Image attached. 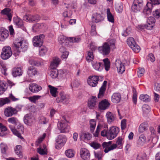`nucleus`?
<instances>
[{
  "instance_id": "1",
  "label": "nucleus",
  "mask_w": 160,
  "mask_h": 160,
  "mask_svg": "<svg viewBox=\"0 0 160 160\" xmlns=\"http://www.w3.org/2000/svg\"><path fill=\"white\" fill-rule=\"evenodd\" d=\"M14 54L15 55H18L21 52L26 51L27 48L28 43L25 41L16 39L14 43Z\"/></svg>"
},
{
  "instance_id": "2",
  "label": "nucleus",
  "mask_w": 160,
  "mask_h": 160,
  "mask_svg": "<svg viewBox=\"0 0 160 160\" xmlns=\"http://www.w3.org/2000/svg\"><path fill=\"white\" fill-rule=\"evenodd\" d=\"M58 126L61 133L68 132L69 129V126L68 122L65 120H61L58 122Z\"/></svg>"
},
{
  "instance_id": "3",
  "label": "nucleus",
  "mask_w": 160,
  "mask_h": 160,
  "mask_svg": "<svg viewBox=\"0 0 160 160\" xmlns=\"http://www.w3.org/2000/svg\"><path fill=\"white\" fill-rule=\"evenodd\" d=\"M103 78L101 76H93L89 77L88 79V83L90 86L92 87H96L98 84L99 80L102 81Z\"/></svg>"
},
{
  "instance_id": "4",
  "label": "nucleus",
  "mask_w": 160,
  "mask_h": 160,
  "mask_svg": "<svg viewBox=\"0 0 160 160\" xmlns=\"http://www.w3.org/2000/svg\"><path fill=\"white\" fill-rule=\"evenodd\" d=\"M119 129L117 127L112 126L111 127L108 133L107 138L109 140H112L115 138L119 132Z\"/></svg>"
},
{
  "instance_id": "5",
  "label": "nucleus",
  "mask_w": 160,
  "mask_h": 160,
  "mask_svg": "<svg viewBox=\"0 0 160 160\" xmlns=\"http://www.w3.org/2000/svg\"><path fill=\"white\" fill-rule=\"evenodd\" d=\"M98 50L99 53L102 55L108 56L110 52V47L108 43L105 42L101 46L98 47Z\"/></svg>"
},
{
  "instance_id": "6",
  "label": "nucleus",
  "mask_w": 160,
  "mask_h": 160,
  "mask_svg": "<svg viewBox=\"0 0 160 160\" xmlns=\"http://www.w3.org/2000/svg\"><path fill=\"white\" fill-rule=\"evenodd\" d=\"M45 38L44 35L42 34L34 37L32 40L33 44L34 47L41 46L43 43V39Z\"/></svg>"
},
{
  "instance_id": "7",
  "label": "nucleus",
  "mask_w": 160,
  "mask_h": 160,
  "mask_svg": "<svg viewBox=\"0 0 160 160\" xmlns=\"http://www.w3.org/2000/svg\"><path fill=\"white\" fill-rule=\"evenodd\" d=\"M12 55V52L10 47L6 46L2 48L1 54V57L2 59H7L9 58Z\"/></svg>"
},
{
  "instance_id": "8",
  "label": "nucleus",
  "mask_w": 160,
  "mask_h": 160,
  "mask_svg": "<svg viewBox=\"0 0 160 160\" xmlns=\"http://www.w3.org/2000/svg\"><path fill=\"white\" fill-rule=\"evenodd\" d=\"M57 144L55 148L59 149L64 145L66 141V139L64 136L61 135H59L56 140Z\"/></svg>"
},
{
  "instance_id": "9",
  "label": "nucleus",
  "mask_w": 160,
  "mask_h": 160,
  "mask_svg": "<svg viewBox=\"0 0 160 160\" xmlns=\"http://www.w3.org/2000/svg\"><path fill=\"white\" fill-rule=\"evenodd\" d=\"M60 96L56 99V102L58 103L62 102L64 104H68L70 101L69 96L66 95L63 92H61L59 94Z\"/></svg>"
},
{
  "instance_id": "10",
  "label": "nucleus",
  "mask_w": 160,
  "mask_h": 160,
  "mask_svg": "<svg viewBox=\"0 0 160 160\" xmlns=\"http://www.w3.org/2000/svg\"><path fill=\"white\" fill-rule=\"evenodd\" d=\"M141 0H134L131 7L132 11L134 12L140 11L143 6Z\"/></svg>"
},
{
  "instance_id": "11",
  "label": "nucleus",
  "mask_w": 160,
  "mask_h": 160,
  "mask_svg": "<svg viewBox=\"0 0 160 160\" xmlns=\"http://www.w3.org/2000/svg\"><path fill=\"white\" fill-rule=\"evenodd\" d=\"M17 112L18 111L15 108L10 107L6 108L5 109L4 113L6 117H9L17 114Z\"/></svg>"
},
{
  "instance_id": "12",
  "label": "nucleus",
  "mask_w": 160,
  "mask_h": 160,
  "mask_svg": "<svg viewBox=\"0 0 160 160\" xmlns=\"http://www.w3.org/2000/svg\"><path fill=\"white\" fill-rule=\"evenodd\" d=\"M147 24L145 26L146 28L148 30H151L154 26L155 22V19L152 17H149L147 20Z\"/></svg>"
},
{
  "instance_id": "13",
  "label": "nucleus",
  "mask_w": 160,
  "mask_h": 160,
  "mask_svg": "<svg viewBox=\"0 0 160 160\" xmlns=\"http://www.w3.org/2000/svg\"><path fill=\"white\" fill-rule=\"evenodd\" d=\"M29 88L32 92H38L42 89L41 87L35 83L30 84L29 85Z\"/></svg>"
},
{
  "instance_id": "14",
  "label": "nucleus",
  "mask_w": 160,
  "mask_h": 160,
  "mask_svg": "<svg viewBox=\"0 0 160 160\" xmlns=\"http://www.w3.org/2000/svg\"><path fill=\"white\" fill-rule=\"evenodd\" d=\"M80 154L81 158L84 160L88 159L89 158V151L86 148H83L81 149Z\"/></svg>"
},
{
  "instance_id": "15",
  "label": "nucleus",
  "mask_w": 160,
  "mask_h": 160,
  "mask_svg": "<svg viewBox=\"0 0 160 160\" xmlns=\"http://www.w3.org/2000/svg\"><path fill=\"white\" fill-rule=\"evenodd\" d=\"M106 117L107 119V122L109 124H111L115 120V116L112 112H108L106 113Z\"/></svg>"
},
{
  "instance_id": "16",
  "label": "nucleus",
  "mask_w": 160,
  "mask_h": 160,
  "mask_svg": "<svg viewBox=\"0 0 160 160\" xmlns=\"http://www.w3.org/2000/svg\"><path fill=\"white\" fill-rule=\"evenodd\" d=\"M115 65L117 68L118 73L122 74L125 71V66L121 62H116Z\"/></svg>"
},
{
  "instance_id": "17",
  "label": "nucleus",
  "mask_w": 160,
  "mask_h": 160,
  "mask_svg": "<svg viewBox=\"0 0 160 160\" xmlns=\"http://www.w3.org/2000/svg\"><path fill=\"white\" fill-rule=\"evenodd\" d=\"M104 19V17L100 14L96 13L94 14L92 17V21L94 22L98 23Z\"/></svg>"
},
{
  "instance_id": "18",
  "label": "nucleus",
  "mask_w": 160,
  "mask_h": 160,
  "mask_svg": "<svg viewBox=\"0 0 160 160\" xmlns=\"http://www.w3.org/2000/svg\"><path fill=\"white\" fill-rule=\"evenodd\" d=\"M107 84V82L106 81H104L102 85L100 88L99 93L98 95V98H101L104 95L106 89Z\"/></svg>"
},
{
  "instance_id": "19",
  "label": "nucleus",
  "mask_w": 160,
  "mask_h": 160,
  "mask_svg": "<svg viewBox=\"0 0 160 160\" xmlns=\"http://www.w3.org/2000/svg\"><path fill=\"white\" fill-rule=\"evenodd\" d=\"M1 13L2 15H6L8 17V19L11 21L12 18V14H11V10L9 8H5L2 10Z\"/></svg>"
},
{
  "instance_id": "20",
  "label": "nucleus",
  "mask_w": 160,
  "mask_h": 160,
  "mask_svg": "<svg viewBox=\"0 0 160 160\" xmlns=\"http://www.w3.org/2000/svg\"><path fill=\"white\" fill-rule=\"evenodd\" d=\"M152 5L150 2H148L146 5V6L145 7L143 10V13L146 16H147L151 13V9L152 8Z\"/></svg>"
},
{
  "instance_id": "21",
  "label": "nucleus",
  "mask_w": 160,
  "mask_h": 160,
  "mask_svg": "<svg viewBox=\"0 0 160 160\" xmlns=\"http://www.w3.org/2000/svg\"><path fill=\"white\" fill-rule=\"evenodd\" d=\"M121 99V96L119 93H114L111 97L112 101L115 103H118L119 102Z\"/></svg>"
},
{
  "instance_id": "22",
  "label": "nucleus",
  "mask_w": 160,
  "mask_h": 160,
  "mask_svg": "<svg viewBox=\"0 0 160 160\" xmlns=\"http://www.w3.org/2000/svg\"><path fill=\"white\" fill-rule=\"evenodd\" d=\"M97 99L96 97L92 96L91 100L88 101V105L90 109H93L95 108L96 104Z\"/></svg>"
},
{
  "instance_id": "23",
  "label": "nucleus",
  "mask_w": 160,
  "mask_h": 160,
  "mask_svg": "<svg viewBox=\"0 0 160 160\" xmlns=\"http://www.w3.org/2000/svg\"><path fill=\"white\" fill-rule=\"evenodd\" d=\"M23 120L24 123L30 126L32 124V118L30 115L27 114L25 115Z\"/></svg>"
},
{
  "instance_id": "24",
  "label": "nucleus",
  "mask_w": 160,
  "mask_h": 160,
  "mask_svg": "<svg viewBox=\"0 0 160 160\" xmlns=\"http://www.w3.org/2000/svg\"><path fill=\"white\" fill-rule=\"evenodd\" d=\"M60 61V59L59 58L57 57L54 58L51 63L50 68L51 69H56V68L59 64Z\"/></svg>"
},
{
  "instance_id": "25",
  "label": "nucleus",
  "mask_w": 160,
  "mask_h": 160,
  "mask_svg": "<svg viewBox=\"0 0 160 160\" xmlns=\"http://www.w3.org/2000/svg\"><path fill=\"white\" fill-rule=\"evenodd\" d=\"M38 71L33 66L29 67L28 68L27 73L29 77H32L38 74Z\"/></svg>"
},
{
  "instance_id": "26",
  "label": "nucleus",
  "mask_w": 160,
  "mask_h": 160,
  "mask_svg": "<svg viewBox=\"0 0 160 160\" xmlns=\"http://www.w3.org/2000/svg\"><path fill=\"white\" fill-rule=\"evenodd\" d=\"M109 105V103L106 100H102L99 104V108L102 110H105L108 108Z\"/></svg>"
},
{
  "instance_id": "27",
  "label": "nucleus",
  "mask_w": 160,
  "mask_h": 160,
  "mask_svg": "<svg viewBox=\"0 0 160 160\" xmlns=\"http://www.w3.org/2000/svg\"><path fill=\"white\" fill-rule=\"evenodd\" d=\"M8 36V31L4 28L3 29V31H2L0 34V41H3L5 39L7 38Z\"/></svg>"
},
{
  "instance_id": "28",
  "label": "nucleus",
  "mask_w": 160,
  "mask_h": 160,
  "mask_svg": "<svg viewBox=\"0 0 160 160\" xmlns=\"http://www.w3.org/2000/svg\"><path fill=\"white\" fill-rule=\"evenodd\" d=\"M9 127L14 134L21 139H23L20 133L18 132V131H17L14 127L12 125H9Z\"/></svg>"
},
{
  "instance_id": "29",
  "label": "nucleus",
  "mask_w": 160,
  "mask_h": 160,
  "mask_svg": "<svg viewBox=\"0 0 160 160\" xmlns=\"http://www.w3.org/2000/svg\"><path fill=\"white\" fill-rule=\"evenodd\" d=\"M7 130L6 127L0 123V136L3 137L7 134Z\"/></svg>"
},
{
  "instance_id": "30",
  "label": "nucleus",
  "mask_w": 160,
  "mask_h": 160,
  "mask_svg": "<svg viewBox=\"0 0 160 160\" xmlns=\"http://www.w3.org/2000/svg\"><path fill=\"white\" fill-rule=\"evenodd\" d=\"M48 87L50 89V92L52 95L53 97H56L58 93L57 88L52 86L51 85H49Z\"/></svg>"
},
{
  "instance_id": "31",
  "label": "nucleus",
  "mask_w": 160,
  "mask_h": 160,
  "mask_svg": "<svg viewBox=\"0 0 160 160\" xmlns=\"http://www.w3.org/2000/svg\"><path fill=\"white\" fill-rule=\"evenodd\" d=\"M22 72L21 68H14L12 71V74L14 77L20 76L22 75Z\"/></svg>"
},
{
  "instance_id": "32",
  "label": "nucleus",
  "mask_w": 160,
  "mask_h": 160,
  "mask_svg": "<svg viewBox=\"0 0 160 160\" xmlns=\"http://www.w3.org/2000/svg\"><path fill=\"white\" fill-rule=\"evenodd\" d=\"M14 22L15 24L19 27H21L23 26L22 20L18 17L14 18Z\"/></svg>"
},
{
  "instance_id": "33",
  "label": "nucleus",
  "mask_w": 160,
  "mask_h": 160,
  "mask_svg": "<svg viewBox=\"0 0 160 160\" xmlns=\"http://www.w3.org/2000/svg\"><path fill=\"white\" fill-rule=\"evenodd\" d=\"M148 126L147 122H144L141 124L139 127L138 131L140 133H142L146 130Z\"/></svg>"
},
{
  "instance_id": "34",
  "label": "nucleus",
  "mask_w": 160,
  "mask_h": 160,
  "mask_svg": "<svg viewBox=\"0 0 160 160\" xmlns=\"http://www.w3.org/2000/svg\"><path fill=\"white\" fill-rule=\"evenodd\" d=\"M146 141V139L145 135L143 134L140 135L138 141V143L139 145H143Z\"/></svg>"
},
{
  "instance_id": "35",
  "label": "nucleus",
  "mask_w": 160,
  "mask_h": 160,
  "mask_svg": "<svg viewBox=\"0 0 160 160\" xmlns=\"http://www.w3.org/2000/svg\"><path fill=\"white\" fill-rule=\"evenodd\" d=\"M15 151L16 154L18 155L20 158H22L23 156L22 153V146L20 145H17L15 148Z\"/></svg>"
},
{
  "instance_id": "36",
  "label": "nucleus",
  "mask_w": 160,
  "mask_h": 160,
  "mask_svg": "<svg viewBox=\"0 0 160 160\" xmlns=\"http://www.w3.org/2000/svg\"><path fill=\"white\" fill-rule=\"evenodd\" d=\"M50 75L52 78H56L58 75V70L56 69H51Z\"/></svg>"
},
{
  "instance_id": "37",
  "label": "nucleus",
  "mask_w": 160,
  "mask_h": 160,
  "mask_svg": "<svg viewBox=\"0 0 160 160\" xmlns=\"http://www.w3.org/2000/svg\"><path fill=\"white\" fill-rule=\"evenodd\" d=\"M90 129L92 132H93L96 126V122L94 119H91L89 121Z\"/></svg>"
},
{
  "instance_id": "38",
  "label": "nucleus",
  "mask_w": 160,
  "mask_h": 160,
  "mask_svg": "<svg viewBox=\"0 0 160 160\" xmlns=\"http://www.w3.org/2000/svg\"><path fill=\"white\" fill-rule=\"evenodd\" d=\"M107 13L108 21L110 22H114V17L111 13L109 8H108L107 9Z\"/></svg>"
},
{
  "instance_id": "39",
  "label": "nucleus",
  "mask_w": 160,
  "mask_h": 160,
  "mask_svg": "<svg viewBox=\"0 0 160 160\" xmlns=\"http://www.w3.org/2000/svg\"><path fill=\"white\" fill-rule=\"evenodd\" d=\"M48 50V48L45 46H43L39 48L40 55L43 56L45 55L46 53Z\"/></svg>"
},
{
  "instance_id": "40",
  "label": "nucleus",
  "mask_w": 160,
  "mask_h": 160,
  "mask_svg": "<svg viewBox=\"0 0 160 160\" xmlns=\"http://www.w3.org/2000/svg\"><path fill=\"white\" fill-rule=\"evenodd\" d=\"M110 47V49L113 50L116 48L115 44L116 40L115 39H112L107 42H105Z\"/></svg>"
},
{
  "instance_id": "41",
  "label": "nucleus",
  "mask_w": 160,
  "mask_h": 160,
  "mask_svg": "<svg viewBox=\"0 0 160 160\" xmlns=\"http://www.w3.org/2000/svg\"><path fill=\"white\" fill-rule=\"evenodd\" d=\"M92 67L98 71L101 70L102 68H100L101 64L100 62L94 61L92 62Z\"/></svg>"
},
{
  "instance_id": "42",
  "label": "nucleus",
  "mask_w": 160,
  "mask_h": 160,
  "mask_svg": "<svg viewBox=\"0 0 160 160\" xmlns=\"http://www.w3.org/2000/svg\"><path fill=\"white\" fill-rule=\"evenodd\" d=\"M139 98L142 101L146 102H148L150 100L149 96L147 94L140 95Z\"/></svg>"
},
{
  "instance_id": "43",
  "label": "nucleus",
  "mask_w": 160,
  "mask_h": 160,
  "mask_svg": "<svg viewBox=\"0 0 160 160\" xmlns=\"http://www.w3.org/2000/svg\"><path fill=\"white\" fill-rule=\"evenodd\" d=\"M65 154L66 156L69 158H72L74 155V151L72 149H68L66 150L65 152Z\"/></svg>"
},
{
  "instance_id": "44",
  "label": "nucleus",
  "mask_w": 160,
  "mask_h": 160,
  "mask_svg": "<svg viewBox=\"0 0 160 160\" xmlns=\"http://www.w3.org/2000/svg\"><path fill=\"white\" fill-rule=\"evenodd\" d=\"M10 100L8 98H1L0 99V106H2L3 105L10 103Z\"/></svg>"
},
{
  "instance_id": "45",
  "label": "nucleus",
  "mask_w": 160,
  "mask_h": 160,
  "mask_svg": "<svg viewBox=\"0 0 160 160\" xmlns=\"http://www.w3.org/2000/svg\"><path fill=\"white\" fill-rule=\"evenodd\" d=\"M104 65L105 68V69L107 71H108L110 68V62L108 58H106L103 60Z\"/></svg>"
},
{
  "instance_id": "46",
  "label": "nucleus",
  "mask_w": 160,
  "mask_h": 160,
  "mask_svg": "<svg viewBox=\"0 0 160 160\" xmlns=\"http://www.w3.org/2000/svg\"><path fill=\"white\" fill-rule=\"evenodd\" d=\"M115 9L116 11L119 12H121L123 11V6L122 3L120 2L115 4Z\"/></svg>"
},
{
  "instance_id": "47",
  "label": "nucleus",
  "mask_w": 160,
  "mask_h": 160,
  "mask_svg": "<svg viewBox=\"0 0 160 160\" xmlns=\"http://www.w3.org/2000/svg\"><path fill=\"white\" fill-rule=\"evenodd\" d=\"M0 148L2 152L4 154H6L8 149L7 145L4 143H2L0 144Z\"/></svg>"
},
{
  "instance_id": "48",
  "label": "nucleus",
  "mask_w": 160,
  "mask_h": 160,
  "mask_svg": "<svg viewBox=\"0 0 160 160\" xmlns=\"http://www.w3.org/2000/svg\"><path fill=\"white\" fill-rule=\"evenodd\" d=\"M127 43L128 46L131 48L133 45L136 43L133 38L130 37L127 40Z\"/></svg>"
},
{
  "instance_id": "49",
  "label": "nucleus",
  "mask_w": 160,
  "mask_h": 160,
  "mask_svg": "<svg viewBox=\"0 0 160 160\" xmlns=\"http://www.w3.org/2000/svg\"><path fill=\"white\" fill-rule=\"evenodd\" d=\"M94 59V56L92 51H89L88 52V56L86 57V60L88 62L92 61Z\"/></svg>"
},
{
  "instance_id": "50",
  "label": "nucleus",
  "mask_w": 160,
  "mask_h": 160,
  "mask_svg": "<svg viewBox=\"0 0 160 160\" xmlns=\"http://www.w3.org/2000/svg\"><path fill=\"white\" fill-rule=\"evenodd\" d=\"M43 148H38L37 149L38 152L40 154L44 155L47 154L46 152V146L45 145H43Z\"/></svg>"
},
{
  "instance_id": "51",
  "label": "nucleus",
  "mask_w": 160,
  "mask_h": 160,
  "mask_svg": "<svg viewBox=\"0 0 160 160\" xmlns=\"http://www.w3.org/2000/svg\"><path fill=\"white\" fill-rule=\"evenodd\" d=\"M8 121L9 123L14 125H17V123L18 122L17 118L14 117L9 118L8 120Z\"/></svg>"
},
{
  "instance_id": "52",
  "label": "nucleus",
  "mask_w": 160,
  "mask_h": 160,
  "mask_svg": "<svg viewBox=\"0 0 160 160\" xmlns=\"http://www.w3.org/2000/svg\"><path fill=\"white\" fill-rule=\"evenodd\" d=\"M0 88L2 91H5L7 88V84L4 81L0 80Z\"/></svg>"
},
{
  "instance_id": "53",
  "label": "nucleus",
  "mask_w": 160,
  "mask_h": 160,
  "mask_svg": "<svg viewBox=\"0 0 160 160\" xmlns=\"http://www.w3.org/2000/svg\"><path fill=\"white\" fill-rule=\"evenodd\" d=\"M131 48L134 52H139L140 50V47L137 43L136 44V45L135 44L133 45L132 47H131Z\"/></svg>"
},
{
  "instance_id": "54",
  "label": "nucleus",
  "mask_w": 160,
  "mask_h": 160,
  "mask_svg": "<svg viewBox=\"0 0 160 160\" xmlns=\"http://www.w3.org/2000/svg\"><path fill=\"white\" fill-rule=\"evenodd\" d=\"M102 128V126L101 125H98L95 132L93 134L94 137H98Z\"/></svg>"
},
{
  "instance_id": "55",
  "label": "nucleus",
  "mask_w": 160,
  "mask_h": 160,
  "mask_svg": "<svg viewBox=\"0 0 160 160\" xmlns=\"http://www.w3.org/2000/svg\"><path fill=\"white\" fill-rule=\"evenodd\" d=\"M112 144L111 141H109L108 142H104L102 144V146L104 149L108 150V149H109L110 145Z\"/></svg>"
},
{
  "instance_id": "56",
  "label": "nucleus",
  "mask_w": 160,
  "mask_h": 160,
  "mask_svg": "<svg viewBox=\"0 0 160 160\" xmlns=\"http://www.w3.org/2000/svg\"><path fill=\"white\" fill-rule=\"evenodd\" d=\"M91 147L95 149H97L100 147L101 145L100 144L96 142H93L90 143Z\"/></svg>"
},
{
  "instance_id": "57",
  "label": "nucleus",
  "mask_w": 160,
  "mask_h": 160,
  "mask_svg": "<svg viewBox=\"0 0 160 160\" xmlns=\"http://www.w3.org/2000/svg\"><path fill=\"white\" fill-rule=\"evenodd\" d=\"M41 97V96L38 95L34 96L32 97H30L29 98V99L31 102L35 103L36 101L39 99Z\"/></svg>"
},
{
  "instance_id": "58",
  "label": "nucleus",
  "mask_w": 160,
  "mask_h": 160,
  "mask_svg": "<svg viewBox=\"0 0 160 160\" xmlns=\"http://www.w3.org/2000/svg\"><path fill=\"white\" fill-rule=\"evenodd\" d=\"M44 27L43 23H37L33 27V29H43Z\"/></svg>"
},
{
  "instance_id": "59",
  "label": "nucleus",
  "mask_w": 160,
  "mask_h": 160,
  "mask_svg": "<svg viewBox=\"0 0 160 160\" xmlns=\"http://www.w3.org/2000/svg\"><path fill=\"white\" fill-rule=\"evenodd\" d=\"M66 37L63 35H61L59 37L58 41L61 44L64 43L66 42Z\"/></svg>"
},
{
  "instance_id": "60",
  "label": "nucleus",
  "mask_w": 160,
  "mask_h": 160,
  "mask_svg": "<svg viewBox=\"0 0 160 160\" xmlns=\"http://www.w3.org/2000/svg\"><path fill=\"white\" fill-rule=\"evenodd\" d=\"M149 106L147 104H144L142 107V109L143 112H148L150 110Z\"/></svg>"
},
{
  "instance_id": "61",
  "label": "nucleus",
  "mask_w": 160,
  "mask_h": 160,
  "mask_svg": "<svg viewBox=\"0 0 160 160\" xmlns=\"http://www.w3.org/2000/svg\"><path fill=\"white\" fill-rule=\"evenodd\" d=\"M69 39L70 42H77L81 40V39L79 38L70 37Z\"/></svg>"
},
{
  "instance_id": "62",
  "label": "nucleus",
  "mask_w": 160,
  "mask_h": 160,
  "mask_svg": "<svg viewBox=\"0 0 160 160\" xmlns=\"http://www.w3.org/2000/svg\"><path fill=\"white\" fill-rule=\"evenodd\" d=\"M40 17L38 15H36L35 16H31V22L33 21H37L40 19Z\"/></svg>"
},
{
  "instance_id": "63",
  "label": "nucleus",
  "mask_w": 160,
  "mask_h": 160,
  "mask_svg": "<svg viewBox=\"0 0 160 160\" xmlns=\"http://www.w3.org/2000/svg\"><path fill=\"white\" fill-rule=\"evenodd\" d=\"M39 122L41 124H45L48 122L46 118L43 116H41L40 117Z\"/></svg>"
},
{
  "instance_id": "64",
  "label": "nucleus",
  "mask_w": 160,
  "mask_h": 160,
  "mask_svg": "<svg viewBox=\"0 0 160 160\" xmlns=\"http://www.w3.org/2000/svg\"><path fill=\"white\" fill-rule=\"evenodd\" d=\"M154 88L156 91L160 92V82L156 83L155 84Z\"/></svg>"
}]
</instances>
